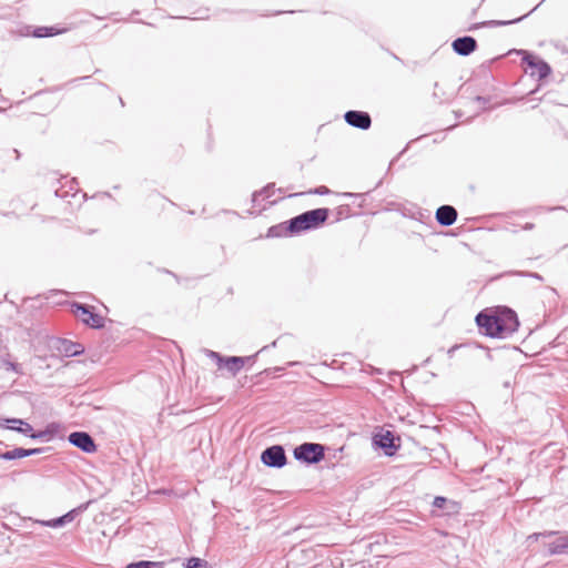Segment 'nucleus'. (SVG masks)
<instances>
[{
    "instance_id": "obj_12",
    "label": "nucleus",
    "mask_w": 568,
    "mask_h": 568,
    "mask_svg": "<svg viewBox=\"0 0 568 568\" xmlns=\"http://www.w3.org/2000/svg\"><path fill=\"white\" fill-rule=\"evenodd\" d=\"M436 220L443 226H450L457 220V211L452 205H442L436 211Z\"/></svg>"
},
{
    "instance_id": "obj_17",
    "label": "nucleus",
    "mask_w": 568,
    "mask_h": 568,
    "mask_svg": "<svg viewBox=\"0 0 568 568\" xmlns=\"http://www.w3.org/2000/svg\"><path fill=\"white\" fill-rule=\"evenodd\" d=\"M71 308H72V313L75 315V317L79 318L84 324L89 321V317L92 314L90 306H88L85 304L73 303L71 305Z\"/></svg>"
},
{
    "instance_id": "obj_29",
    "label": "nucleus",
    "mask_w": 568,
    "mask_h": 568,
    "mask_svg": "<svg viewBox=\"0 0 568 568\" xmlns=\"http://www.w3.org/2000/svg\"><path fill=\"white\" fill-rule=\"evenodd\" d=\"M75 514H77V509H72L70 510L69 513H67L65 515L61 516L64 520V523H70L74 519L75 517Z\"/></svg>"
},
{
    "instance_id": "obj_22",
    "label": "nucleus",
    "mask_w": 568,
    "mask_h": 568,
    "mask_svg": "<svg viewBox=\"0 0 568 568\" xmlns=\"http://www.w3.org/2000/svg\"><path fill=\"white\" fill-rule=\"evenodd\" d=\"M528 14H525L523 17H519V18H516V19H513V20H490V21H486L483 23V26H486V27H501V26H508V24H513V23H517L519 21H521L524 18H526Z\"/></svg>"
},
{
    "instance_id": "obj_1",
    "label": "nucleus",
    "mask_w": 568,
    "mask_h": 568,
    "mask_svg": "<svg viewBox=\"0 0 568 568\" xmlns=\"http://www.w3.org/2000/svg\"><path fill=\"white\" fill-rule=\"evenodd\" d=\"M328 215L329 210L326 207L310 210L292 217L288 229L294 235L305 231L316 230L326 222Z\"/></svg>"
},
{
    "instance_id": "obj_30",
    "label": "nucleus",
    "mask_w": 568,
    "mask_h": 568,
    "mask_svg": "<svg viewBox=\"0 0 568 568\" xmlns=\"http://www.w3.org/2000/svg\"><path fill=\"white\" fill-rule=\"evenodd\" d=\"M557 534H558L557 531H545V532L534 534L529 538L538 539L540 536H542V537H550V536H554V535H557Z\"/></svg>"
},
{
    "instance_id": "obj_35",
    "label": "nucleus",
    "mask_w": 568,
    "mask_h": 568,
    "mask_svg": "<svg viewBox=\"0 0 568 568\" xmlns=\"http://www.w3.org/2000/svg\"><path fill=\"white\" fill-rule=\"evenodd\" d=\"M11 153L14 154L16 160L20 159V152L17 149L11 150Z\"/></svg>"
},
{
    "instance_id": "obj_28",
    "label": "nucleus",
    "mask_w": 568,
    "mask_h": 568,
    "mask_svg": "<svg viewBox=\"0 0 568 568\" xmlns=\"http://www.w3.org/2000/svg\"><path fill=\"white\" fill-rule=\"evenodd\" d=\"M446 503H447V499L445 497L437 496V497H435V499L433 501V506L436 508H443Z\"/></svg>"
},
{
    "instance_id": "obj_9",
    "label": "nucleus",
    "mask_w": 568,
    "mask_h": 568,
    "mask_svg": "<svg viewBox=\"0 0 568 568\" xmlns=\"http://www.w3.org/2000/svg\"><path fill=\"white\" fill-rule=\"evenodd\" d=\"M373 443L383 449L387 456H393L398 448V446L395 445V436L390 430L374 435Z\"/></svg>"
},
{
    "instance_id": "obj_25",
    "label": "nucleus",
    "mask_w": 568,
    "mask_h": 568,
    "mask_svg": "<svg viewBox=\"0 0 568 568\" xmlns=\"http://www.w3.org/2000/svg\"><path fill=\"white\" fill-rule=\"evenodd\" d=\"M207 562L203 559L192 557L187 560L186 568H206Z\"/></svg>"
},
{
    "instance_id": "obj_38",
    "label": "nucleus",
    "mask_w": 568,
    "mask_h": 568,
    "mask_svg": "<svg viewBox=\"0 0 568 568\" xmlns=\"http://www.w3.org/2000/svg\"><path fill=\"white\" fill-rule=\"evenodd\" d=\"M345 195L349 196V197L357 196V194H354V193H346Z\"/></svg>"
},
{
    "instance_id": "obj_18",
    "label": "nucleus",
    "mask_w": 568,
    "mask_h": 568,
    "mask_svg": "<svg viewBox=\"0 0 568 568\" xmlns=\"http://www.w3.org/2000/svg\"><path fill=\"white\" fill-rule=\"evenodd\" d=\"M125 568H164L163 561L141 560L126 565Z\"/></svg>"
},
{
    "instance_id": "obj_37",
    "label": "nucleus",
    "mask_w": 568,
    "mask_h": 568,
    "mask_svg": "<svg viewBox=\"0 0 568 568\" xmlns=\"http://www.w3.org/2000/svg\"><path fill=\"white\" fill-rule=\"evenodd\" d=\"M532 226H534V225H532L531 223H527V224L525 225V230H531V229H532Z\"/></svg>"
},
{
    "instance_id": "obj_2",
    "label": "nucleus",
    "mask_w": 568,
    "mask_h": 568,
    "mask_svg": "<svg viewBox=\"0 0 568 568\" xmlns=\"http://www.w3.org/2000/svg\"><path fill=\"white\" fill-rule=\"evenodd\" d=\"M293 456L307 465L317 464L325 457V446L318 443H303L294 448Z\"/></svg>"
},
{
    "instance_id": "obj_20",
    "label": "nucleus",
    "mask_w": 568,
    "mask_h": 568,
    "mask_svg": "<svg viewBox=\"0 0 568 568\" xmlns=\"http://www.w3.org/2000/svg\"><path fill=\"white\" fill-rule=\"evenodd\" d=\"M59 31L52 27H38L33 30L32 36L36 38H47L58 34Z\"/></svg>"
},
{
    "instance_id": "obj_32",
    "label": "nucleus",
    "mask_w": 568,
    "mask_h": 568,
    "mask_svg": "<svg viewBox=\"0 0 568 568\" xmlns=\"http://www.w3.org/2000/svg\"><path fill=\"white\" fill-rule=\"evenodd\" d=\"M328 192H329V190L326 186H320V187L315 189V191H314L315 194H320V195L327 194Z\"/></svg>"
},
{
    "instance_id": "obj_23",
    "label": "nucleus",
    "mask_w": 568,
    "mask_h": 568,
    "mask_svg": "<svg viewBox=\"0 0 568 568\" xmlns=\"http://www.w3.org/2000/svg\"><path fill=\"white\" fill-rule=\"evenodd\" d=\"M85 325L92 328H102L104 326V318L101 315L92 312Z\"/></svg>"
},
{
    "instance_id": "obj_34",
    "label": "nucleus",
    "mask_w": 568,
    "mask_h": 568,
    "mask_svg": "<svg viewBox=\"0 0 568 568\" xmlns=\"http://www.w3.org/2000/svg\"><path fill=\"white\" fill-rule=\"evenodd\" d=\"M475 100L479 103H486L488 100L485 97L477 95Z\"/></svg>"
},
{
    "instance_id": "obj_16",
    "label": "nucleus",
    "mask_w": 568,
    "mask_h": 568,
    "mask_svg": "<svg viewBox=\"0 0 568 568\" xmlns=\"http://www.w3.org/2000/svg\"><path fill=\"white\" fill-rule=\"evenodd\" d=\"M290 226V220L276 225H273L267 231V237H283V236H290L294 235V233H291Z\"/></svg>"
},
{
    "instance_id": "obj_8",
    "label": "nucleus",
    "mask_w": 568,
    "mask_h": 568,
    "mask_svg": "<svg viewBox=\"0 0 568 568\" xmlns=\"http://www.w3.org/2000/svg\"><path fill=\"white\" fill-rule=\"evenodd\" d=\"M345 122L356 129L368 130L372 125V118L365 111L349 110L344 114Z\"/></svg>"
},
{
    "instance_id": "obj_10",
    "label": "nucleus",
    "mask_w": 568,
    "mask_h": 568,
    "mask_svg": "<svg viewBox=\"0 0 568 568\" xmlns=\"http://www.w3.org/2000/svg\"><path fill=\"white\" fill-rule=\"evenodd\" d=\"M453 50L463 57H467L477 49V41L470 36L457 38L452 43Z\"/></svg>"
},
{
    "instance_id": "obj_19",
    "label": "nucleus",
    "mask_w": 568,
    "mask_h": 568,
    "mask_svg": "<svg viewBox=\"0 0 568 568\" xmlns=\"http://www.w3.org/2000/svg\"><path fill=\"white\" fill-rule=\"evenodd\" d=\"M24 454H26L24 453V448L18 447V448H14L12 450H7V452H3V453H0V459L13 460V459H18V458H23Z\"/></svg>"
},
{
    "instance_id": "obj_15",
    "label": "nucleus",
    "mask_w": 568,
    "mask_h": 568,
    "mask_svg": "<svg viewBox=\"0 0 568 568\" xmlns=\"http://www.w3.org/2000/svg\"><path fill=\"white\" fill-rule=\"evenodd\" d=\"M58 349L68 357L78 356L84 352V347L80 343H74L68 339L60 341Z\"/></svg>"
},
{
    "instance_id": "obj_26",
    "label": "nucleus",
    "mask_w": 568,
    "mask_h": 568,
    "mask_svg": "<svg viewBox=\"0 0 568 568\" xmlns=\"http://www.w3.org/2000/svg\"><path fill=\"white\" fill-rule=\"evenodd\" d=\"M274 187V183H270L267 184L263 190H261L260 192H256L253 194V200L255 201V199L258 196V195H264L265 197H270L271 196V189Z\"/></svg>"
},
{
    "instance_id": "obj_21",
    "label": "nucleus",
    "mask_w": 568,
    "mask_h": 568,
    "mask_svg": "<svg viewBox=\"0 0 568 568\" xmlns=\"http://www.w3.org/2000/svg\"><path fill=\"white\" fill-rule=\"evenodd\" d=\"M204 353L207 357L215 361L219 368H223L225 366L227 356H222L220 353L211 351V349H204Z\"/></svg>"
},
{
    "instance_id": "obj_39",
    "label": "nucleus",
    "mask_w": 568,
    "mask_h": 568,
    "mask_svg": "<svg viewBox=\"0 0 568 568\" xmlns=\"http://www.w3.org/2000/svg\"><path fill=\"white\" fill-rule=\"evenodd\" d=\"M270 346L275 347L276 346V341H274Z\"/></svg>"
},
{
    "instance_id": "obj_4",
    "label": "nucleus",
    "mask_w": 568,
    "mask_h": 568,
    "mask_svg": "<svg viewBox=\"0 0 568 568\" xmlns=\"http://www.w3.org/2000/svg\"><path fill=\"white\" fill-rule=\"evenodd\" d=\"M517 53L523 55V62L531 69V77L537 75L539 80H544L551 73V68L545 60L539 59L526 50H518Z\"/></svg>"
},
{
    "instance_id": "obj_33",
    "label": "nucleus",
    "mask_w": 568,
    "mask_h": 568,
    "mask_svg": "<svg viewBox=\"0 0 568 568\" xmlns=\"http://www.w3.org/2000/svg\"><path fill=\"white\" fill-rule=\"evenodd\" d=\"M6 365H7V369H11V371L18 372V364L8 362Z\"/></svg>"
},
{
    "instance_id": "obj_14",
    "label": "nucleus",
    "mask_w": 568,
    "mask_h": 568,
    "mask_svg": "<svg viewBox=\"0 0 568 568\" xmlns=\"http://www.w3.org/2000/svg\"><path fill=\"white\" fill-rule=\"evenodd\" d=\"M550 555H568V535L558 536L548 544Z\"/></svg>"
},
{
    "instance_id": "obj_11",
    "label": "nucleus",
    "mask_w": 568,
    "mask_h": 568,
    "mask_svg": "<svg viewBox=\"0 0 568 568\" xmlns=\"http://www.w3.org/2000/svg\"><path fill=\"white\" fill-rule=\"evenodd\" d=\"M4 423L19 424L17 432L27 435L32 439L42 438L47 435V432L34 433L32 426L20 418H0V425H4Z\"/></svg>"
},
{
    "instance_id": "obj_3",
    "label": "nucleus",
    "mask_w": 568,
    "mask_h": 568,
    "mask_svg": "<svg viewBox=\"0 0 568 568\" xmlns=\"http://www.w3.org/2000/svg\"><path fill=\"white\" fill-rule=\"evenodd\" d=\"M497 316L496 336L497 338H505L510 336L518 329L519 321L515 311L504 307L495 312Z\"/></svg>"
},
{
    "instance_id": "obj_27",
    "label": "nucleus",
    "mask_w": 568,
    "mask_h": 568,
    "mask_svg": "<svg viewBox=\"0 0 568 568\" xmlns=\"http://www.w3.org/2000/svg\"><path fill=\"white\" fill-rule=\"evenodd\" d=\"M47 448H24V457H29V456H33V455H39L41 453H43Z\"/></svg>"
},
{
    "instance_id": "obj_36",
    "label": "nucleus",
    "mask_w": 568,
    "mask_h": 568,
    "mask_svg": "<svg viewBox=\"0 0 568 568\" xmlns=\"http://www.w3.org/2000/svg\"><path fill=\"white\" fill-rule=\"evenodd\" d=\"M529 275L534 278L541 280V276L538 273H530Z\"/></svg>"
},
{
    "instance_id": "obj_13",
    "label": "nucleus",
    "mask_w": 568,
    "mask_h": 568,
    "mask_svg": "<svg viewBox=\"0 0 568 568\" xmlns=\"http://www.w3.org/2000/svg\"><path fill=\"white\" fill-rule=\"evenodd\" d=\"M256 355L253 356H227V361L225 363L224 368H226L232 376H236L237 373L244 367V365L248 362H253Z\"/></svg>"
},
{
    "instance_id": "obj_24",
    "label": "nucleus",
    "mask_w": 568,
    "mask_h": 568,
    "mask_svg": "<svg viewBox=\"0 0 568 568\" xmlns=\"http://www.w3.org/2000/svg\"><path fill=\"white\" fill-rule=\"evenodd\" d=\"M36 524H40L42 526L58 528L65 525L63 518L60 516L58 518L51 519V520H42V521H36Z\"/></svg>"
},
{
    "instance_id": "obj_31",
    "label": "nucleus",
    "mask_w": 568,
    "mask_h": 568,
    "mask_svg": "<svg viewBox=\"0 0 568 568\" xmlns=\"http://www.w3.org/2000/svg\"><path fill=\"white\" fill-rule=\"evenodd\" d=\"M0 427L17 432V428H19V424L4 423V425H0Z\"/></svg>"
},
{
    "instance_id": "obj_6",
    "label": "nucleus",
    "mask_w": 568,
    "mask_h": 568,
    "mask_svg": "<svg viewBox=\"0 0 568 568\" xmlns=\"http://www.w3.org/2000/svg\"><path fill=\"white\" fill-rule=\"evenodd\" d=\"M68 440L71 445L81 449L87 454L97 452V445L92 436L87 432H73L68 436Z\"/></svg>"
},
{
    "instance_id": "obj_7",
    "label": "nucleus",
    "mask_w": 568,
    "mask_h": 568,
    "mask_svg": "<svg viewBox=\"0 0 568 568\" xmlns=\"http://www.w3.org/2000/svg\"><path fill=\"white\" fill-rule=\"evenodd\" d=\"M496 321L497 316H495V312L481 311L476 315L478 327L489 337H497L496 327H498V325Z\"/></svg>"
},
{
    "instance_id": "obj_5",
    "label": "nucleus",
    "mask_w": 568,
    "mask_h": 568,
    "mask_svg": "<svg viewBox=\"0 0 568 568\" xmlns=\"http://www.w3.org/2000/svg\"><path fill=\"white\" fill-rule=\"evenodd\" d=\"M261 460L267 467L282 468L287 463L285 449L281 445L270 446L262 452Z\"/></svg>"
}]
</instances>
